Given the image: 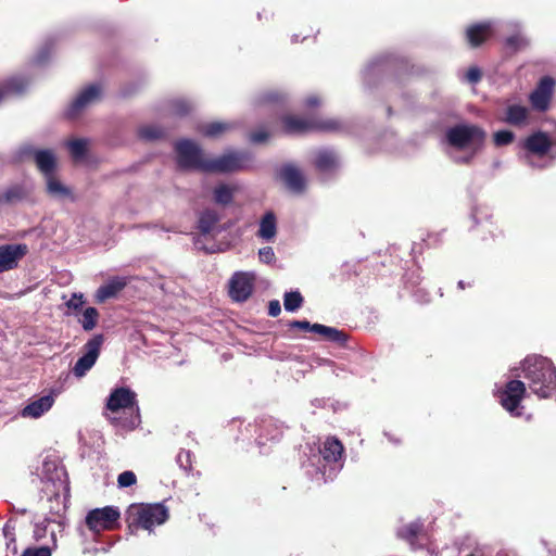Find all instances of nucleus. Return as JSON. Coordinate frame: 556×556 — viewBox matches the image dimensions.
<instances>
[{"label": "nucleus", "mask_w": 556, "mask_h": 556, "mask_svg": "<svg viewBox=\"0 0 556 556\" xmlns=\"http://www.w3.org/2000/svg\"><path fill=\"white\" fill-rule=\"evenodd\" d=\"M486 132L477 125L458 124L445 131L447 154L457 164H469L483 149Z\"/></svg>", "instance_id": "f257e3e1"}, {"label": "nucleus", "mask_w": 556, "mask_h": 556, "mask_svg": "<svg viewBox=\"0 0 556 556\" xmlns=\"http://www.w3.org/2000/svg\"><path fill=\"white\" fill-rule=\"evenodd\" d=\"M344 447L336 437H328L313 455L306 466V472L318 484L333 480L343 468Z\"/></svg>", "instance_id": "f03ea898"}, {"label": "nucleus", "mask_w": 556, "mask_h": 556, "mask_svg": "<svg viewBox=\"0 0 556 556\" xmlns=\"http://www.w3.org/2000/svg\"><path fill=\"white\" fill-rule=\"evenodd\" d=\"M530 390L540 397H548L556 389V367L541 355L527 356L520 364Z\"/></svg>", "instance_id": "7ed1b4c3"}, {"label": "nucleus", "mask_w": 556, "mask_h": 556, "mask_svg": "<svg viewBox=\"0 0 556 556\" xmlns=\"http://www.w3.org/2000/svg\"><path fill=\"white\" fill-rule=\"evenodd\" d=\"M42 482V492L48 500L62 498L65 502L70 496V484L63 466L56 459L46 458L37 472Z\"/></svg>", "instance_id": "20e7f679"}, {"label": "nucleus", "mask_w": 556, "mask_h": 556, "mask_svg": "<svg viewBox=\"0 0 556 556\" xmlns=\"http://www.w3.org/2000/svg\"><path fill=\"white\" fill-rule=\"evenodd\" d=\"M105 407L112 413H116L121 409H129L132 415L129 419L121 420L118 418H112L111 422L121 426L124 429H135L140 424L139 406L137 403V394L127 387H119L112 390L110 393Z\"/></svg>", "instance_id": "39448f33"}, {"label": "nucleus", "mask_w": 556, "mask_h": 556, "mask_svg": "<svg viewBox=\"0 0 556 556\" xmlns=\"http://www.w3.org/2000/svg\"><path fill=\"white\" fill-rule=\"evenodd\" d=\"M129 528L140 527L149 532L168 519V509L161 503L140 505L129 510Z\"/></svg>", "instance_id": "423d86ee"}, {"label": "nucleus", "mask_w": 556, "mask_h": 556, "mask_svg": "<svg viewBox=\"0 0 556 556\" xmlns=\"http://www.w3.org/2000/svg\"><path fill=\"white\" fill-rule=\"evenodd\" d=\"M177 162L182 169H195L205 172L207 156L195 142L184 139L176 143Z\"/></svg>", "instance_id": "0eeeda50"}, {"label": "nucleus", "mask_w": 556, "mask_h": 556, "mask_svg": "<svg viewBox=\"0 0 556 556\" xmlns=\"http://www.w3.org/2000/svg\"><path fill=\"white\" fill-rule=\"evenodd\" d=\"M283 128L288 134H302L312 130L336 131L341 128L337 119L328 118L321 121L305 119L294 115H287L282 118Z\"/></svg>", "instance_id": "6e6552de"}, {"label": "nucleus", "mask_w": 556, "mask_h": 556, "mask_svg": "<svg viewBox=\"0 0 556 556\" xmlns=\"http://www.w3.org/2000/svg\"><path fill=\"white\" fill-rule=\"evenodd\" d=\"M250 161L245 152L229 151L216 157H208L206 173H230L242 169Z\"/></svg>", "instance_id": "1a4fd4ad"}, {"label": "nucleus", "mask_w": 556, "mask_h": 556, "mask_svg": "<svg viewBox=\"0 0 556 556\" xmlns=\"http://www.w3.org/2000/svg\"><path fill=\"white\" fill-rule=\"evenodd\" d=\"M526 394V384L521 380L510 379L505 387L497 391L501 405L511 415L520 416V403Z\"/></svg>", "instance_id": "9d476101"}, {"label": "nucleus", "mask_w": 556, "mask_h": 556, "mask_svg": "<svg viewBox=\"0 0 556 556\" xmlns=\"http://www.w3.org/2000/svg\"><path fill=\"white\" fill-rule=\"evenodd\" d=\"M121 513L117 507L105 506L94 508L86 516V525L92 532L99 533L104 530H112L118 522Z\"/></svg>", "instance_id": "9b49d317"}, {"label": "nucleus", "mask_w": 556, "mask_h": 556, "mask_svg": "<svg viewBox=\"0 0 556 556\" xmlns=\"http://www.w3.org/2000/svg\"><path fill=\"white\" fill-rule=\"evenodd\" d=\"M103 341L104 338L102 334H96L85 343L83 348L84 354L77 359L73 367V375L76 378H83L94 366L100 355Z\"/></svg>", "instance_id": "f8f14e48"}, {"label": "nucleus", "mask_w": 556, "mask_h": 556, "mask_svg": "<svg viewBox=\"0 0 556 556\" xmlns=\"http://www.w3.org/2000/svg\"><path fill=\"white\" fill-rule=\"evenodd\" d=\"M255 279L253 271H236L228 282L231 300L238 303L245 302L253 293Z\"/></svg>", "instance_id": "ddd939ff"}, {"label": "nucleus", "mask_w": 556, "mask_h": 556, "mask_svg": "<svg viewBox=\"0 0 556 556\" xmlns=\"http://www.w3.org/2000/svg\"><path fill=\"white\" fill-rule=\"evenodd\" d=\"M102 89L97 84L83 88L65 110V116L74 119L85 110L97 103L101 98Z\"/></svg>", "instance_id": "4468645a"}, {"label": "nucleus", "mask_w": 556, "mask_h": 556, "mask_svg": "<svg viewBox=\"0 0 556 556\" xmlns=\"http://www.w3.org/2000/svg\"><path fill=\"white\" fill-rule=\"evenodd\" d=\"M555 80L545 76L541 78L536 88L530 94L531 105L538 111H546L554 93Z\"/></svg>", "instance_id": "2eb2a0df"}, {"label": "nucleus", "mask_w": 556, "mask_h": 556, "mask_svg": "<svg viewBox=\"0 0 556 556\" xmlns=\"http://www.w3.org/2000/svg\"><path fill=\"white\" fill-rule=\"evenodd\" d=\"M27 251L26 244L0 245V274L17 267L18 261L26 255Z\"/></svg>", "instance_id": "dca6fc26"}, {"label": "nucleus", "mask_w": 556, "mask_h": 556, "mask_svg": "<svg viewBox=\"0 0 556 556\" xmlns=\"http://www.w3.org/2000/svg\"><path fill=\"white\" fill-rule=\"evenodd\" d=\"M525 148L527 150V154L525 156L526 163L531 167H535L536 165L533 162V155L535 154L541 156L546 154L551 148V141L546 134L536 132L526 140Z\"/></svg>", "instance_id": "f3484780"}, {"label": "nucleus", "mask_w": 556, "mask_h": 556, "mask_svg": "<svg viewBox=\"0 0 556 556\" xmlns=\"http://www.w3.org/2000/svg\"><path fill=\"white\" fill-rule=\"evenodd\" d=\"M279 177L286 187L293 193H302L306 186L303 173L294 165H283L279 170Z\"/></svg>", "instance_id": "a211bd4d"}, {"label": "nucleus", "mask_w": 556, "mask_h": 556, "mask_svg": "<svg viewBox=\"0 0 556 556\" xmlns=\"http://www.w3.org/2000/svg\"><path fill=\"white\" fill-rule=\"evenodd\" d=\"M314 164L319 173L331 174L340 167L341 159L332 149H319L315 153Z\"/></svg>", "instance_id": "6ab92c4d"}, {"label": "nucleus", "mask_w": 556, "mask_h": 556, "mask_svg": "<svg viewBox=\"0 0 556 556\" xmlns=\"http://www.w3.org/2000/svg\"><path fill=\"white\" fill-rule=\"evenodd\" d=\"M54 401L55 399L52 393L31 400L21 410V416L24 418L37 419L51 409V407L54 404Z\"/></svg>", "instance_id": "aec40b11"}, {"label": "nucleus", "mask_w": 556, "mask_h": 556, "mask_svg": "<svg viewBox=\"0 0 556 556\" xmlns=\"http://www.w3.org/2000/svg\"><path fill=\"white\" fill-rule=\"evenodd\" d=\"M127 285L125 277H113L106 283L100 286L96 291L94 299L98 303H104L106 300L115 298Z\"/></svg>", "instance_id": "412c9836"}, {"label": "nucleus", "mask_w": 556, "mask_h": 556, "mask_svg": "<svg viewBox=\"0 0 556 556\" xmlns=\"http://www.w3.org/2000/svg\"><path fill=\"white\" fill-rule=\"evenodd\" d=\"M47 193L54 200L74 201L72 189L65 186L55 175L45 178Z\"/></svg>", "instance_id": "4be33fe9"}, {"label": "nucleus", "mask_w": 556, "mask_h": 556, "mask_svg": "<svg viewBox=\"0 0 556 556\" xmlns=\"http://www.w3.org/2000/svg\"><path fill=\"white\" fill-rule=\"evenodd\" d=\"M35 163L43 178L54 175L56 157L52 150L40 149L35 154Z\"/></svg>", "instance_id": "5701e85b"}, {"label": "nucleus", "mask_w": 556, "mask_h": 556, "mask_svg": "<svg viewBox=\"0 0 556 556\" xmlns=\"http://www.w3.org/2000/svg\"><path fill=\"white\" fill-rule=\"evenodd\" d=\"M494 22L488 21L467 28L466 37L471 47L480 46L492 33Z\"/></svg>", "instance_id": "b1692460"}, {"label": "nucleus", "mask_w": 556, "mask_h": 556, "mask_svg": "<svg viewBox=\"0 0 556 556\" xmlns=\"http://www.w3.org/2000/svg\"><path fill=\"white\" fill-rule=\"evenodd\" d=\"M29 86V80L25 77H12L0 84V103L10 96L22 94Z\"/></svg>", "instance_id": "393cba45"}, {"label": "nucleus", "mask_w": 556, "mask_h": 556, "mask_svg": "<svg viewBox=\"0 0 556 556\" xmlns=\"http://www.w3.org/2000/svg\"><path fill=\"white\" fill-rule=\"evenodd\" d=\"M422 522L419 520L410 521L400 527L396 534L400 539L404 540L409 544L413 549H416L418 545V538L422 531Z\"/></svg>", "instance_id": "a878e982"}, {"label": "nucleus", "mask_w": 556, "mask_h": 556, "mask_svg": "<svg viewBox=\"0 0 556 556\" xmlns=\"http://www.w3.org/2000/svg\"><path fill=\"white\" fill-rule=\"evenodd\" d=\"M277 233L276 216L273 212H267L260 222L257 236L265 241H270Z\"/></svg>", "instance_id": "bb28decb"}, {"label": "nucleus", "mask_w": 556, "mask_h": 556, "mask_svg": "<svg viewBox=\"0 0 556 556\" xmlns=\"http://www.w3.org/2000/svg\"><path fill=\"white\" fill-rule=\"evenodd\" d=\"M219 214L212 208L204 210L199 217V229L203 235H210L217 229Z\"/></svg>", "instance_id": "cd10ccee"}, {"label": "nucleus", "mask_w": 556, "mask_h": 556, "mask_svg": "<svg viewBox=\"0 0 556 556\" xmlns=\"http://www.w3.org/2000/svg\"><path fill=\"white\" fill-rule=\"evenodd\" d=\"M29 190L23 184H15L0 194V204H10L23 200Z\"/></svg>", "instance_id": "c85d7f7f"}, {"label": "nucleus", "mask_w": 556, "mask_h": 556, "mask_svg": "<svg viewBox=\"0 0 556 556\" xmlns=\"http://www.w3.org/2000/svg\"><path fill=\"white\" fill-rule=\"evenodd\" d=\"M529 110L526 106L513 104L506 110L505 121L514 126L525 125L528 121Z\"/></svg>", "instance_id": "c756f323"}, {"label": "nucleus", "mask_w": 556, "mask_h": 556, "mask_svg": "<svg viewBox=\"0 0 556 556\" xmlns=\"http://www.w3.org/2000/svg\"><path fill=\"white\" fill-rule=\"evenodd\" d=\"M231 128H232L231 123L212 122V123L199 125L198 130L205 137L218 138Z\"/></svg>", "instance_id": "7c9ffc66"}, {"label": "nucleus", "mask_w": 556, "mask_h": 556, "mask_svg": "<svg viewBox=\"0 0 556 556\" xmlns=\"http://www.w3.org/2000/svg\"><path fill=\"white\" fill-rule=\"evenodd\" d=\"M236 188L227 184H220L214 188L213 198L215 203L228 205L232 202Z\"/></svg>", "instance_id": "2f4dec72"}, {"label": "nucleus", "mask_w": 556, "mask_h": 556, "mask_svg": "<svg viewBox=\"0 0 556 556\" xmlns=\"http://www.w3.org/2000/svg\"><path fill=\"white\" fill-rule=\"evenodd\" d=\"M311 331L318 333L332 342H344L345 341V334L342 331H339L336 328L328 327L325 325L313 324Z\"/></svg>", "instance_id": "473e14b6"}, {"label": "nucleus", "mask_w": 556, "mask_h": 556, "mask_svg": "<svg viewBox=\"0 0 556 556\" xmlns=\"http://www.w3.org/2000/svg\"><path fill=\"white\" fill-rule=\"evenodd\" d=\"M387 63L386 56H377L370 60L363 70V79L366 84H370L371 77L381 73Z\"/></svg>", "instance_id": "72a5a7b5"}, {"label": "nucleus", "mask_w": 556, "mask_h": 556, "mask_svg": "<svg viewBox=\"0 0 556 556\" xmlns=\"http://www.w3.org/2000/svg\"><path fill=\"white\" fill-rule=\"evenodd\" d=\"M100 314L96 307L89 306L81 312L78 323L85 331H91L96 328Z\"/></svg>", "instance_id": "f704fd0d"}, {"label": "nucleus", "mask_w": 556, "mask_h": 556, "mask_svg": "<svg viewBox=\"0 0 556 556\" xmlns=\"http://www.w3.org/2000/svg\"><path fill=\"white\" fill-rule=\"evenodd\" d=\"M458 556H494L493 551L486 546H464L459 548ZM495 556H508L506 553H497Z\"/></svg>", "instance_id": "c9c22d12"}, {"label": "nucleus", "mask_w": 556, "mask_h": 556, "mask_svg": "<svg viewBox=\"0 0 556 556\" xmlns=\"http://www.w3.org/2000/svg\"><path fill=\"white\" fill-rule=\"evenodd\" d=\"M303 304V296L299 291L286 292L283 295V306L287 312H295Z\"/></svg>", "instance_id": "e433bc0d"}, {"label": "nucleus", "mask_w": 556, "mask_h": 556, "mask_svg": "<svg viewBox=\"0 0 556 556\" xmlns=\"http://www.w3.org/2000/svg\"><path fill=\"white\" fill-rule=\"evenodd\" d=\"M138 134L141 138L147 140H155L162 138L165 135L164 130L157 125L141 126L138 130Z\"/></svg>", "instance_id": "4c0bfd02"}, {"label": "nucleus", "mask_w": 556, "mask_h": 556, "mask_svg": "<svg viewBox=\"0 0 556 556\" xmlns=\"http://www.w3.org/2000/svg\"><path fill=\"white\" fill-rule=\"evenodd\" d=\"M66 146L68 148L71 155L76 160L84 157V155L86 154L87 140L85 139L71 140L66 143Z\"/></svg>", "instance_id": "58836bf2"}, {"label": "nucleus", "mask_w": 556, "mask_h": 556, "mask_svg": "<svg viewBox=\"0 0 556 556\" xmlns=\"http://www.w3.org/2000/svg\"><path fill=\"white\" fill-rule=\"evenodd\" d=\"M527 45H528V40L520 31H517L516 34H514L505 39L506 48L510 49L513 51L520 50V49L525 48Z\"/></svg>", "instance_id": "ea45409f"}, {"label": "nucleus", "mask_w": 556, "mask_h": 556, "mask_svg": "<svg viewBox=\"0 0 556 556\" xmlns=\"http://www.w3.org/2000/svg\"><path fill=\"white\" fill-rule=\"evenodd\" d=\"M285 99L283 93L277 91V90H269L265 91L257 98V103L260 105L268 104V103H276L281 102Z\"/></svg>", "instance_id": "a19ab883"}, {"label": "nucleus", "mask_w": 556, "mask_h": 556, "mask_svg": "<svg viewBox=\"0 0 556 556\" xmlns=\"http://www.w3.org/2000/svg\"><path fill=\"white\" fill-rule=\"evenodd\" d=\"M170 108L173 114L177 116H185L191 111L192 105L189 101L185 99H175L172 101Z\"/></svg>", "instance_id": "79ce46f5"}, {"label": "nucleus", "mask_w": 556, "mask_h": 556, "mask_svg": "<svg viewBox=\"0 0 556 556\" xmlns=\"http://www.w3.org/2000/svg\"><path fill=\"white\" fill-rule=\"evenodd\" d=\"M514 132L510 130H498L493 136V141L496 147L507 146L514 140Z\"/></svg>", "instance_id": "37998d69"}, {"label": "nucleus", "mask_w": 556, "mask_h": 556, "mask_svg": "<svg viewBox=\"0 0 556 556\" xmlns=\"http://www.w3.org/2000/svg\"><path fill=\"white\" fill-rule=\"evenodd\" d=\"M39 149L34 148L30 143H24L16 150L15 157L18 161H25L28 157L35 160V154Z\"/></svg>", "instance_id": "c03bdc74"}, {"label": "nucleus", "mask_w": 556, "mask_h": 556, "mask_svg": "<svg viewBox=\"0 0 556 556\" xmlns=\"http://www.w3.org/2000/svg\"><path fill=\"white\" fill-rule=\"evenodd\" d=\"M261 429L262 432H266L269 435L268 440H279L282 435V429L276 426L271 420L265 421Z\"/></svg>", "instance_id": "a18cd8bd"}, {"label": "nucleus", "mask_w": 556, "mask_h": 556, "mask_svg": "<svg viewBox=\"0 0 556 556\" xmlns=\"http://www.w3.org/2000/svg\"><path fill=\"white\" fill-rule=\"evenodd\" d=\"M136 475L130 470L123 471L122 473H119L117 478V483L119 488L131 486L136 483Z\"/></svg>", "instance_id": "49530a36"}, {"label": "nucleus", "mask_w": 556, "mask_h": 556, "mask_svg": "<svg viewBox=\"0 0 556 556\" xmlns=\"http://www.w3.org/2000/svg\"><path fill=\"white\" fill-rule=\"evenodd\" d=\"M192 455L190 451H180L177 455V463L185 471H190L192 468Z\"/></svg>", "instance_id": "de8ad7c7"}, {"label": "nucleus", "mask_w": 556, "mask_h": 556, "mask_svg": "<svg viewBox=\"0 0 556 556\" xmlns=\"http://www.w3.org/2000/svg\"><path fill=\"white\" fill-rule=\"evenodd\" d=\"M85 303L83 293H73L71 299L66 302V306L74 312L80 311Z\"/></svg>", "instance_id": "09e8293b"}, {"label": "nucleus", "mask_w": 556, "mask_h": 556, "mask_svg": "<svg viewBox=\"0 0 556 556\" xmlns=\"http://www.w3.org/2000/svg\"><path fill=\"white\" fill-rule=\"evenodd\" d=\"M258 258L262 263L271 264L275 260V252L271 247H264L258 251Z\"/></svg>", "instance_id": "8fccbe9b"}, {"label": "nucleus", "mask_w": 556, "mask_h": 556, "mask_svg": "<svg viewBox=\"0 0 556 556\" xmlns=\"http://www.w3.org/2000/svg\"><path fill=\"white\" fill-rule=\"evenodd\" d=\"M21 556H51V549L48 546L28 547Z\"/></svg>", "instance_id": "3c124183"}, {"label": "nucleus", "mask_w": 556, "mask_h": 556, "mask_svg": "<svg viewBox=\"0 0 556 556\" xmlns=\"http://www.w3.org/2000/svg\"><path fill=\"white\" fill-rule=\"evenodd\" d=\"M481 78V72L478 67H470L466 73V79L471 84H477Z\"/></svg>", "instance_id": "603ef678"}, {"label": "nucleus", "mask_w": 556, "mask_h": 556, "mask_svg": "<svg viewBox=\"0 0 556 556\" xmlns=\"http://www.w3.org/2000/svg\"><path fill=\"white\" fill-rule=\"evenodd\" d=\"M268 132L265 130L254 131L250 135V141L253 143H263L268 138Z\"/></svg>", "instance_id": "864d4df0"}, {"label": "nucleus", "mask_w": 556, "mask_h": 556, "mask_svg": "<svg viewBox=\"0 0 556 556\" xmlns=\"http://www.w3.org/2000/svg\"><path fill=\"white\" fill-rule=\"evenodd\" d=\"M281 312L280 302L278 300H273L268 304V315L271 317H277Z\"/></svg>", "instance_id": "5fc2aeb1"}, {"label": "nucleus", "mask_w": 556, "mask_h": 556, "mask_svg": "<svg viewBox=\"0 0 556 556\" xmlns=\"http://www.w3.org/2000/svg\"><path fill=\"white\" fill-rule=\"evenodd\" d=\"M312 326L313 324H311L309 321L307 320H293L291 324H290V327L291 328H298V329H301V330H307V331H311L312 330Z\"/></svg>", "instance_id": "6e6d98bb"}, {"label": "nucleus", "mask_w": 556, "mask_h": 556, "mask_svg": "<svg viewBox=\"0 0 556 556\" xmlns=\"http://www.w3.org/2000/svg\"><path fill=\"white\" fill-rule=\"evenodd\" d=\"M3 534H4L5 539L9 540L7 545H8V547H10V544L15 542V540L13 538V535H14L13 528H11L9 525H5L3 528Z\"/></svg>", "instance_id": "4d7b16f0"}, {"label": "nucleus", "mask_w": 556, "mask_h": 556, "mask_svg": "<svg viewBox=\"0 0 556 556\" xmlns=\"http://www.w3.org/2000/svg\"><path fill=\"white\" fill-rule=\"evenodd\" d=\"M305 104H306V106H308V108L317 106V105H319V104H320V99H319V97H318V96H316V94H312V96H309V97H307V98H306V100H305Z\"/></svg>", "instance_id": "13d9d810"}, {"label": "nucleus", "mask_w": 556, "mask_h": 556, "mask_svg": "<svg viewBox=\"0 0 556 556\" xmlns=\"http://www.w3.org/2000/svg\"><path fill=\"white\" fill-rule=\"evenodd\" d=\"M47 58H48V52L46 50H42L36 56V63L41 64L46 61Z\"/></svg>", "instance_id": "bf43d9fd"}, {"label": "nucleus", "mask_w": 556, "mask_h": 556, "mask_svg": "<svg viewBox=\"0 0 556 556\" xmlns=\"http://www.w3.org/2000/svg\"><path fill=\"white\" fill-rule=\"evenodd\" d=\"M45 532V528H42L40 525H37L34 531V535L37 540L41 539Z\"/></svg>", "instance_id": "052dcab7"}, {"label": "nucleus", "mask_w": 556, "mask_h": 556, "mask_svg": "<svg viewBox=\"0 0 556 556\" xmlns=\"http://www.w3.org/2000/svg\"><path fill=\"white\" fill-rule=\"evenodd\" d=\"M458 288H459V289H462V290H464V289H465V281L459 280V281H458Z\"/></svg>", "instance_id": "680f3d73"}, {"label": "nucleus", "mask_w": 556, "mask_h": 556, "mask_svg": "<svg viewBox=\"0 0 556 556\" xmlns=\"http://www.w3.org/2000/svg\"><path fill=\"white\" fill-rule=\"evenodd\" d=\"M314 404H315V405H320V404H321V401H319V400H315Z\"/></svg>", "instance_id": "e2e57ef3"}, {"label": "nucleus", "mask_w": 556, "mask_h": 556, "mask_svg": "<svg viewBox=\"0 0 556 556\" xmlns=\"http://www.w3.org/2000/svg\"><path fill=\"white\" fill-rule=\"evenodd\" d=\"M262 438H263V434L260 435L258 444H263Z\"/></svg>", "instance_id": "0e129e2a"}, {"label": "nucleus", "mask_w": 556, "mask_h": 556, "mask_svg": "<svg viewBox=\"0 0 556 556\" xmlns=\"http://www.w3.org/2000/svg\"><path fill=\"white\" fill-rule=\"evenodd\" d=\"M513 26H514L515 28H519V25H518V24H513Z\"/></svg>", "instance_id": "69168bd1"}]
</instances>
